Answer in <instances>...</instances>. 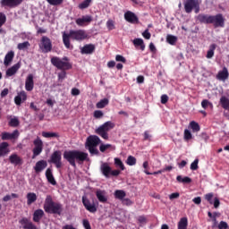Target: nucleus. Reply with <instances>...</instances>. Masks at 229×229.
<instances>
[{
  "label": "nucleus",
  "mask_w": 229,
  "mask_h": 229,
  "mask_svg": "<svg viewBox=\"0 0 229 229\" xmlns=\"http://www.w3.org/2000/svg\"><path fill=\"white\" fill-rule=\"evenodd\" d=\"M142 37L146 38V40H149L152 35L148 32V30H146L142 32Z\"/></svg>",
  "instance_id": "nucleus-59"
},
{
  "label": "nucleus",
  "mask_w": 229,
  "mask_h": 229,
  "mask_svg": "<svg viewBox=\"0 0 229 229\" xmlns=\"http://www.w3.org/2000/svg\"><path fill=\"white\" fill-rule=\"evenodd\" d=\"M93 117L95 119H101L102 117H104V113H102L101 110H96L95 112H93Z\"/></svg>",
  "instance_id": "nucleus-52"
},
{
  "label": "nucleus",
  "mask_w": 229,
  "mask_h": 229,
  "mask_svg": "<svg viewBox=\"0 0 229 229\" xmlns=\"http://www.w3.org/2000/svg\"><path fill=\"white\" fill-rule=\"evenodd\" d=\"M29 47H30V44L28 41H24L23 43H20L17 45V49L24 50V49H28Z\"/></svg>",
  "instance_id": "nucleus-49"
},
{
  "label": "nucleus",
  "mask_w": 229,
  "mask_h": 229,
  "mask_svg": "<svg viewBox=\"0 0 229 229\" xmlns=\"http://www.w3.org/2000/svg\"><path fill=\"white\" fill-rule=\"evenodd\" d=\"M24 0H0V6L8 8H16L21 5Z\"/></svg>",
  "instance_id": "nucleus-12"
},
{
  "label": "nucleus",
  "mask_w": 229,
  "mask_h": 229,
  "mask_svg": "<svg viewBox=\"0 0 229 229\" xmlns=\"http://www.w3.org/2000/svg\"><path fill=\"white\" fill-rule=\"evenodd\" d=\"M93 21L92 16L90 15H86L82 16L81 18H78L75 20V24L78 25V27H84L86 25L90 24V22Z\"/></svg>",
  "instance_id": "nucleus-15"
},
{
  "label": "nucleus",
  "mask_w": 229,
  "mask_h": 229,
  "mask_svg": "<svg viewBox=\"0 0 229 229\" xmlns=\"http://www.w3.org/2000/svg\"><path fill=\"white\" fill-rule=\"evenodd\" d=\"M138 223H140V225H146L148 223V218L144 216H138Z\"/></svg>",
  "instance_id": "nucleus-56"
},
{
  "label": "nucleus",
  "mask_w": 229,
  "mask_h": 229,
  "mask_svg": "<svg viewBox=\"0 0 229 229\" xmlns=\"http://www.w3.org/2000/svg\"><path fill=\"white\" fill-rule=\"evenodd\" d=\"M82 227H84V229H92L90 227V223H89L88 219L82 220Z\"/></svg>",
  "instance_id": "nucleus-60"
},
{
  "label": "nucleus",
  "mask_w": 229,
  "mask_h": 229,
  "mask_svg": "<svg viewBox=\"0 0 229 229\" xmlns=\"http://www.w3.org/2000/svg\"><path fill=\"white\" fill-rule=\"evenodd\" d=\"M106 28L108 29V30H114L115 29L114 21L113 20H108V21H106Z\"/></svg>",
  "instance_id": "nucleus-54"
},
{
  "label": "nucleus",
  "mask_w": 229,
  "mask_h": 229,
  "mask_svg": "<svg viewBox=\"0 0 229 229\" xmlns=\"http://www.w3.org/2000/svg\"><path fill=\"white\" fill-rule=\"evenodd\" d=\"M137 164V158H135L132 156H129L128 159H126V165H128L129 166H133Z\"/></svg>",
  "instance_id": "nucleus-47"
},
{
  "label": "nucleus",
  "mask_w": 229,
  "mask_h": 229,
  "mask_svg": "<svg viewBox=\"0 0 229 229\" xmlns=\"http://www.w3.org/2000/svg\"><path fill=\"white\" fill-rule=\"evenodd\" d=\"M126 197V192H124L123 190H116L114 191V198L115 199L123 200Z\"/></svg>",
  "instance_id": "nucleus-37"
},
{
  "label": "nucleus",
  "mask_w": 229,
  "mask_h": 229,
  "mask_svg": "<svg viewBox=\"0 0 229 229\" xmlns=\"http://www.w3.org/2000/svg\"><path fill=\"white\" fill-rule=\"evenodd\" d=\"M64 158L72 167H76L75 161L78 164H82L84 161H88L89 154L81 150H69L64 152Z\"/></svg>",
  "instance_id": "nucleus-1"
},
{
  "label": "nucleus",
  "mask_w": 229,
  "mask_h": 229,
  "mask_svg": "<svg viewBox=\"0 0 229 229\" xmlns=\"http://www.w3.org/2000/svg\"><path fill=\"white\" fill-rule=\"evenodd\" d=\"M177 229H188V217L180 218Z\"/></svg>",
  "instance_id": "nucleus-33"
},
{
  "label": "nucleus",
  "mask_w": 229,
  "mask_h": 229,
  "mask_svg": "<svg viewBox=\"0 0 229 229\" xmlns=\"http://www.w3.org/2000/svg\"><path fill=\"white\" fill-rule=\"evenodd\" d=\"M50 163L55 165V168L60 169L62 167V152L55 150L50 156Z\"/></svg>",
  "instance_id": "nucleus-10"
},
{
  "label": "nucleus",
  "mask_w": 229,
  "mask_h": 229,
  "mask_svg": "<svg viewBox=\"0 0 229 229\" xmlns=\"http://www.w3.org/2000/svg\"><path fill=\"white\" fill-rule=\"evenodd\" d=\"M166 42L171 46H174L177 42V37L173 35L166 36Z\"/></svg>",
  "instance_id": "nucleus-44"
},
{
  "label": "nucleus",
  "mask_w": 229,
  "mask_h": 229,
  "mask_svg": "<svg viewBox=\"0 0 229 229\" xmlns=\"http://www.w3.org/2000/svg\"><path fill=\"white\" fill-rule=\"evenodd\" d=\"M44 211H46L47 214L60 216L64 211V208H62V204L53 201L51 196L48 195L44 202Z\"/></svg>",
  "instance_id": "nucleus-3"
},
{
  "label": "nucleus",
  "mask_w": 229,
  "mask_h": 229,
  "mask_svg": "<svg viewBox=\"0 0 229 229\" xmlns=\"http://www.w3.org/2000/svg\"><path fill=\"white\" fill-rule=\"evenodd\" d=\"M42 137H44L46 139H52V138L58 139L59 134L57 132L42 131Z\"/></svg>",
  "instance_id": "nucleus-39"
},
{
  "label": "nucleus",
  "mask_w": 229,
  "mask_h": 229,
  "mask_svg": "<svg viewBox=\"0 0 229 229\" xmlns=\"http://www.w3.org/2000/svg\"><path fill=\"white\" fill-rule=\"evenodd\" d=\"M205 199L207 200V202L212 204L213 203V193L210 192V193H207L206 196L204 197Z\"/></svg>",
  "instance_id": "nucleus-57"
},
{
  "label": "nucleus",
  "mask_w": 229,
  "mask_h": 229,
  "mask_svg": "<svg viewBox=\"0 0 229 229\" xmlns=\"http://www.w3.org/2000/svg\"><path fill=\"white\" fill-rule=\"evenodd\" d=\"M19 69H20V63H17L14 65H13L11 68L6 70V76L8 77L14 76V74L17 73Z\"/></svg>",
  "instance_id": "nucleus-29"
},
{
  "label": "nucleus",
  "mask_w": 229,
  "mask_h": 229,
  "mask_svg": "<svg viewBox=\"0 0 229 229\" xmlns=\"http://www.w3.org/2000/svg\"><path fill=\"white\" fill-rule=\"evenodd\" d=\"M82 206L89 211V213L95 214L98 211V208L95 203H90L88 198L82 197Z\"/></svg>",
  "instance_id": "nucleus-13"
},
{
  "label": "nucleus",
  "mask_w": 229,
  "mask_h": 229,
  "mask_svg": "<svg viewBox=\"0 0 229 229\" xmlns=\"http://www.w3.org/2000/svg\"><path fill=\"white\" fill-rule=\"evenodd\" d=\"M216 44H211L210 45V49H208V51H207V55H206V58L207 59H212L213 56L215 55V50H216Z\"/></svg>",
  "instance_id": "nucleus-36"
},
{
  "label": "nucleus",
  "mask_w": 229,
  "mask_h": 229,
  "mask_svg": "<svg viewBox=\"0 0 229 229\" xmlns=\"http://www.w3.org/2000/svg\"><path fill=\"white\" fill-rule=\"evenodd\" d=\"M198 159H195V161H193L191 164V170L192 171H197L198 170Z\"/></svg>",
  "instance_id": "nucleus-62"
},
{
  "label": "nucleus",
  "mask_w": 229,
  "mask_h": 229,
  "mask_svg": "<svg viewBox=\"0 0 229 229\" xmlns=\"http://www.w3.org/2000/svg\"><path fill=\"white\" fill-rule=\"evenodd\" d=\"M26 198L28 199V205H32L37 201V194L34 192H29Z\"/></svg>",
  "instance_id": "nucleus-35"
},
{
  "label": "nucleus",
  "mask_w": 229,
  "mask_h": 229,
  "mask_svg": "<svg viewBox=\"0 0 229 229\" xmlns=\"http://www.w3.org/2000/svg\"><path fill=\"white\" fill-rule=\"evenodd\" d=\"M42 217H44V210L37 209L33 212L32 221L35 222V223L39 224Z\"/></svg>",
  "instance_id": "nucleus-27"
},
{
  "label": "nucleus",
  "mask_w": 229,
  "mask_h": 229,
  "mask_svg": "<svg viewBox=\"0 0 229 229\" xmlns=\"http://www.w3.org/2000/svg\"><path fill=\"white\" fill-rule=\"evenodd\" d=\"M176 180L180 183L189 184V183L192 182V179L189 178L188 176L182 177V175H179V176H177Z\"/></svg>",
  "instance_id": "nucleus-40"
},
{
  "label": "nucleus",
  "mask_w": 229,
  "mask_h": 229,
  "mask_svg": "<svg viewBox=\"0 0 229 229\" xmlns=\"http://www.w3.org/2000/svg\"><path fill=\"white\" fill-rule=\"evenodd\" d=\"M218 229H228V224L226 222L224 221H220L219 225H217Z\"/></svg>",
  "instance_id": "nucleus-58"
},
{
  "label": "nucleus",
  "mask_w": 229,
  "mask_h": 229,
  "mask_svg": "<svg viewBox=\"0 0 229 229\" xmlns=\"http://www.w3.org/2000/svg\"><path fill=\"white\" fill-rule=\"evenodd\" d=\"M215 17V15L208 14H198L197 21L201 24L208 25L211 20Z\"/></svg>",
  "instance_id": "nucleus-18"
},
{
  "label": "nucleus",
  "mask_w": 229,
  "mask_h": 229,
  "mask_svg": "<svg viewBox=\"0 0 229 229\" xmlns=\"http://www.w3.org/2000/svg\"><path fill=\"white\" fill-rule=\"evenodd\" d=\"M220 106H222V108H224L225 110L229 111V99L223 96L222 98H220Z\"/></svg>",
  "instance_id": "nucleus-34"
},
{
  "label": "nucleus",
  "mask_w": 229,
  "mask_h": 229,
  "mask_svg": "<svg viewBox=\"0 0 229 229\" xmlns=\"http://www.w3.org/2000/svg\"><path fill=\"white\" fill-rule=\"evenodd\" d=\"M168 96H166V95H162L161 97H160V104H162V105H165L167 102H168Z\"/></svg>",
  "instance_id": "nucleus-61"
},
{
  "label": "nucleus",
  "mask_w": 229,
  "mask_h": 229,
  "mask_svg": "<svg viewBox=\"0 0 229 229\" xmlns=\"http://www.w3.org/2000/svg\"><path fill=\"white\" fill-rule=\"evenodd\" d=\"M99 144H101V139L97 135H90L86 140V148L91 156H99V150L97 148Z\"/></svg>",
  "instance_id": "nucleus-5"
},
{
  "label": "nucleus",
  "mask_w": 229,
  "mask_h": 229,
  "mask_svg": "<svg viewBox=\"0 0 229 229\" xmlns=\"http://www.w3.org/2000/svg\"><path fill=\"white\" fill-rule=\"evenodd\" d=\"M26 99H28V95L26 94V92L20 91L17 97L14 98V103L19 106L21 105L22 102L26 101Z\"/></svg>",
  "instance_id": "nucleus-23"
},
{
  "label": "nucleus",
  "mask_w": 229,
  "mask_h": 229,
  "mask_svg": "<svg viewBox=\"0 0 229 229\" xmlns=\"http://www.w3.org/2000/svg\"><path fill=\"white\" fill-rule=\"evenodd\" d=\"M115 61L126 64V59L123 55H115Z\"/></svg>",
  "instance_id": "nucleus-63"
},
{
  "label": "nucleus",
  "mask_w": 229,
  "mask_h": 229,
  "mask_svg": "<svg viewBox=\"0 0 229 229\" xmlns=\"http://www.w3.org/2000/svg\"><path fill=\"white\" fill-rule=\"evenodd\" d=\"M209 24H213V27L216 28H224L225 27V17L222 13H217L211 19Z\"/></svg>",
  "instance_id": "nucleus-11"
},
{
  "label": "nucleus",
  "mask_w": 229,
  "mask_h": 229,
  "mask_svg": "<svg viewBox=\"0 0 229 229\" xmlns=\"http://www.w3.org/2000/svg\"><path fill=\"white\" fill-rule=\"evenodd\" d=\"M50 63L59 71H70L72 69V64L70 63V58L67 56L64 58L51 57Z\"/></svg>",
  "instance_id": "nucleus-4"
},
{
  "label": "nucleus",
  "mask_w": 229,
  "mask_h": 229,
  "mask_svg": "<svg viewBox=\"0 0 229 229\" xmlns=\"http://www.w3.org/2000/svg\"><path fill=\"white\" fill-rule=\"evenodd\" d=\"M96 47L93 44L84 45L81 48L82 55H92L95 52Z\"/></svg>",
  "instance_id": "nucleus-24"
},
{
  "label": "nucleus",
  "mask_w": 229,
  "mask_h": 229,
  "mask_svg": "<svg viewBox=\"0 0 229 229\" xmlns=\"http://www.w3.org/2000/svg\"><path fill=\"white\" fill-rule=\"evenodd\" d=\"M39 49H41V52L44 54L50 53L51 50H53V45L47 36H42Z\"/></svg>",
  "instance_id": "nucleus-8"
},
{
  "label": "nucleus",
  "mask_w": 229,
  "mask_h": 229,
  "mask_svg": "<svg viewBox=\"0 0 229 229\" xmlns=\"http://www.w3.org/2000/svg\"><path fill=\"white\" fill-rule=\"evenodd\" d=\"M46 168H47V161L41 160V161H38L37 164H35L33 170H35V173L39 174L42 171H44V169Z\"/></svg>",
  "instance_id": "nucleus-21"
},
{
  "label": "nucleus",
  "mask_w": 229,
  "mask_h": 229,
  "mask_svg": "<svg viewBox=\"0 0 229 229\" xmlns=\"http://www.w3.org/2000/svg\"><path fill=\"white\" fill-rule=\"evenodd\" d=\"M33 149H32V159H35L38 156L41 155L44 144L39 137L33 140Z\"/></svg>",
  "instance_id": "nucleus-9"
},
{
  "label": "nucleus",
  "mask_w": 229,
  "mask_h": 229,
  "mask_svg": "<svg viewBox=\"0 0 229 229\" xmlns=\"http://www.w3.org/2000/svg\"><path fill=\"white\" fill-rule=\"evenodd\" d=\"M46 178H47V181L48 182V183H50L53 186H56V180L55 179V176H53L51 168H47Z\"/></svg>",
  "instance_id": "nucleus-26"
},
{
  "label": "nucleus",
  "mask_w": 229,
  "mask_h": 229,
  "mask_svg": "<svg viewBox=\"0 0 229 229\" xmlns=\"http://www.w3.org/2000/svg\"><path fill=\"white\" fill-rule=\"evenodd\" d=\"M109 104V100L107 98L100 99L99 102L97 103L98 109H103Z\"/></svg>",
  "instance_id": "nucleus-41"
},
{
  "label": "nucleus",
  "mask_w": 229,
  "mask_h": 229,
  "mask_svg": "<svg viewBox=\"0 0 229 229\" xmlns=\"http://www.w3.org/2000/svg\"><path fill=\"white\" fill-rule=\"evenodd\" d=\"M47 3L50 4V5L57 6L64 3V0H47Z\"/></svg>",
  "instance_id": "nucleus-53"
},
{
  "label": "nucleus",
  "mask_w": 229,
  "mask_h": 229,
  "mask_svg": "<svg viewBox=\"0 0 229 229\" xmlns=\"http://www.w3.org/2000/svg\"><path fill=\"white\" fill-rule=\"evenodd\" d=\"M183 5L184 12H186V13H191L192 11H194L195 13H199L201 0H185Z\"/></svg>",
  "instance_id": "nucleus-7"
},
{
  "label": "nucleus",
  "mask_w": 229,
  "mask_h": 229,
  "mask_svg": "<svg viewBox=\"0 0 229 229\" xmlns=\"http://www.w3.org/2000/svg\"><path fill=\"white\" fill-rule=\"evenodd\" d=\"M108 149H114V147L110 144H100L99 146L100 153H106V151Z\"/></svg>",
  "instance_id": "nucleus-42"
},
{
  "label": "nucleus",
  "mask_w": 229,
  "mask_h": 229,
  "mask_svg": "<svg viewBox=\"0 0 229 229\" xmlns=\"http://www.w3.org/2000/svg\"><path fill=\"white\" fill-rule=\"evenodd\" d=\"M20 225H23V229H37V226L33 225L32 222L29 221L27 217L21 218Z\"/></svg>",
  "instance_id": "nucleus-25"
},
{
  "label": "nucleus",
  "mask_w": 229,
  "mask_h": 229,
  "mask_svg": "<svg viewBox=\"0 0 229 229\" xmlns=\"http://www.w3.org/2000/svg\"><path fill=\"white\" fill-rule=\"evenodd\" d=\"M124 20L131 24L139 23V17H137V15H135V13L131 11L124 13Z\"/></svg>",
  "instance_id": "nucleus-16"
},
{
  "label": "nucleus",
  "mask_w": 229,
  "mask_h": 229,
  "mask_svg": "<svg viewBox=\"0 0 229 229\" xmlns=\"http://www.w3.org/2000/svg\"><path fill=\"white\" fill-rule=\"evenodd\" d=\"M9 163H11V165H14V166L22 165L23 159L14 153L9 156Z\"/></svg>",
  "instance_id": "nucleus-17"
},
{
  "label": "nucleus",
  "mask_w": 229,
  "mask_h": 229,
  "mask_svg": "<svg viewBox=\"0 0 229 229\" xmlns=\"http://www.w3.org/2000/svg\"><path fill=\"white\" fill-rule=\"evenodd\" d=\"M113 171L108 163H102L100 165V173H102V175L106 176V178H110V173Z\"/></svg>",
  "instance_id": "nucleus-19"
},
{
  "label": "nucleus",
  "mask_w": 229,
  "mask_h": 229,
  "mask_svg": "<svg viewBox=\"0 0 229 229\" xmlns=\"http://www.w3.org/2000/svg\"><path fill=\"white\" fill-rule=\"evenodd\" d=\"M19 198V195L17 193H11V195H6L5 197H4L2 199V201L4 202H8L10 201L12 199H17Z\"/></svg>",
  "instance_id": "nucleus-48"
},
{
  "label": "nucleus",
  "mask_w": 229,
  "mask_h": 229,
  "mask_svg": "<svg viewBox=\"0 0 229 229\" xmlns=\"http://www.w3.org/2000/svg\"><path fill=\"white\" fill-rule=\"evenodd\" d=\"M114 128V123H113V122H106L104 124L100 125L99 127H98L97 130H95V133H97L98 135H99L100 138L104 139V140H108V131H110V130Z\"/></svg>",
  "instance_id": "nucleus-6"
},
{
  "label": "nucleus",
  "mask_w": 229,
  "mask_h": 229,
  "mask_svg": "<svg viewBox=\"0 0 229 229\" xmlns=\"http://www.w3.org/2000/svg\"><path fill=\"white\" fill-rule=\"evenodd\" d=\"M189 126L191 127V129H192L193 133H197L200 130L199 124H198V123L195 121L191 122L189 123Z\"/></svg>",
  "instance_id": "nucleus-43"
},
{
  "label": "nucleus",
  "mask_w": 229,
  "mask_h": 229,
  "mask_svg": "<svg viewBox=\"0 0 229 229\" xmlns=\"http://www.w3.org/2000/svg\"><path fill=\"white\" fill-rule=\"evenodd\" d=\"M229 78V72L228 69L226 67H224L222 71H219L217 74L216 75V79L219 81H225Z\"/></svg>",
  "instance_id": "nucleus-20"
},
{
  "label": "nucleus",
  "mask_w": 229,
  "mask_h": 229,
  "mask_svg": "<svg viewBox=\"0 0 229 229\" xmlns=\"http://www.w3.org/2000/svg\"><path fill=\"white\" fill-rule=\"evenodd\" d=\"M120 200H122V204H123L124 206L132 205V201L130 199H120Z\"/></svg>",
  "instance_id": "nucleus-64"
},
{
  "label": "nucleus",
  "mask_w": 229,
  "mask_h": 229,
  "mask_svg": "<svg viewBox=\"0 0 229 229\" xmlns=\"http://www.w3.org/2000/svg\"><path fill=\"white\" fill-rule=\"evenodd\" d=\"M91 3L92 0H84L81 2V4H78V8L81 10L86 9L90 5Z\"/></svg>",
  "instance_id": "nucleus-46"
},
{
  "label": "nucleus",
  "mask_w": 229,
  "mask_h": 229,
  "mask_svg": "<svg viewBox=\"0 0 229 229\" xmlns=\"http://www.w3.org/2000/svg\"><path fill=\"white\" fill-rule=\"evenodd\" d=\"M183 139L186 141L192 140V133L188 129H184Z\"/></svg>",
  "instance_id": "nucleus-50"
},
{
  "label": "nucleus",
  "mask_w": 229,
  "mask_h": 229,
  "mask_svg": "<svg viewBox=\"0 0 229 229\" xmlns=\"http://www.w3.org/2000/svg\"><path fill=\"white\" fill-rule=\"evenodd\" d=\"M19 138V131L15 130L13 133H9L4 131L0 134V139L2 140H17Z\"/></svg>",
  "instance_id": "nucleus-14"
},
{
  "label": "nucleus",
  "mask_w": 229,
  "mask_h": 229,
  "mask_svg": "<svg viewBox=\"0 0 229 229\" xmlns=\"http://www.w3.org/2000/svg\"><path fill=\"white\" fill-rule=\"evenodd\" d=\"M0 154L4 156L10 154V144L8 142L0 143Z\"/></svg>",
  "instance_id": "nucleus-28"
},
{
  "label": "nucleus",
  "mask_w": 229,
  "mask_h": 229,
  "mask_svg": "<svg viewBox=\"0 0 229 229\" xmlns=\"http://www.w3.org/2000/svg\"><path fill=\"white\" fill-rule=\"evenodd\" d=\"M13 59H14V52H13V51L8 52L5 55V59L4 60V64L5 66L10 65V64L13 62Z\"/></svg>",
  "instance_id": "nucleus-32"
},
{
  "label": "nucleus",
  "mask_w": 229,
  "mask_h": 229,
  "mask_svg": "<svg viewBox=\"0 0 229 229\" xmlns=\"http://www.w3.org/2000/svg\"><path fill=\"white\" fill-rule=\"evenodd\" d=\"M114 165L115 167L119 168L120 170H124V165L123 162L119 157H114Z\"/></svg>",
  "instance_id": "nucleus-45"
},
{
  "label": "nucleus",
  "mask_w": 229,
  "mask_h": 229,
  "mask_svg": "<svg viewBox=\"0 0 229 229\" xmlns=\"http://www.w3.org/2000/svg\"><path fill=\"white\" fill-rule=\"evenodd\" d=\"M5 22H6L5 13H0V28H2V26H4Z\"/></svg>",
  "instance_id": "nucleus-55"
},
{
  "label": "nucleus",
  "mask_w": 229,
  "mask_h": 229,
  "mask_svg": "<svg viewBox=\"0 0 229 229\" xmlns=\"http://www.w3.org/2000/svg\"><path fill=\"white\" fill-rule=\"evenodd\" d=\"M97 199L99 200L100 203H106V191L102 190H98L97 192Z\"/></svg>",
  "instance_id": "nucleus-30"
},
{
  "label": "nucleus",
  "mask_w": 229,
  "mask_h": 229,
  "mask_svg": "<svg viewBox=\"0 0 229 229\" xmlns=\"http://www.w3.org/2000/svg\"><path fill=\"white\" fill-rule=\"evenodd\" d=\"M34 82H33V74H29L26 78V81L24 84V89L28 92H31L33 90Z\"/></svg>",
  "instance_id": "nucleus-22"
},
{
  "label": "nucleus",
  "mask_w": 229,
  "mask_h": 229,
  "mask_svg": "<svg viewBox=\"0 0 229 229\" xmlns=\"http://www.w3.org/2000/svg\"><path fill=\"white\" fill-rule=\"evenodd\" d=\"M133 47H140L141 51L146 49V45H144V41L141 38H135L132 41Z\"/></svg>",
  "instance_id": "nucleus-31"
},
{
  "label": "nucleus",
  "mask_w": 229,
  "mask_h": 229,
  "mask_svg": "<svg viewBox=\"0 0 229 229\" xmlns=\"http://www.w3.org/2000/svg\"><path fill=\"white\" fill-rule=\"evenodd\" d=\"M208 106L213 107L212 102H210L207 99H204V100L201 101V107L202 108L207 109Z\"/></svg>",
  "instance_id": "nucleus-51"
},
{
  "label": "nucleus",
  "mask_w": 229,
  "mask_h": 229,
  "mask_svg": "<svg viewBox=\"0 0 229 229\" xmlns=\"http://www.w3.org/2000/svg\"><path fill=\"white\" fill-rule=\"evenodd\" d=\"M88 38V33L83 30H69V33L64 32L62 35V40L64 41V47L66 49H72L70 39L75 41H83Z\"/></svg>",
  "instance_id": "nucleus-2"
},
{
  "label": "nucleus",
  "mask_w": 229,
  "mask_h": 229,
  "mask_svg": "<svg viewBox=\"0 0 229 229\" xmlns=\"http://www.w3.org/2000/svg\"><path fill=\"white\" fill-rule=\"evenodd\" d=\"M8 125L11 128H17L20 125V121L19 118L14 117V118H11V120H9L8 122Z\"/></svg>",
  "instance_id": "nucleus-38"
}]
</instances>
